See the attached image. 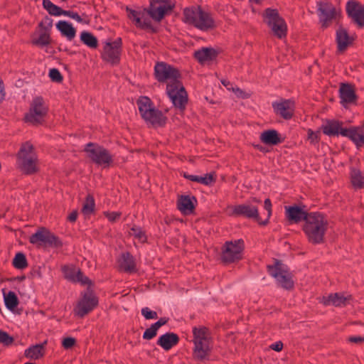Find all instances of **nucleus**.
Instances as JSON below:
<instances>
[{
  "label": "nucleus",
  "mask_w": 364,
  "mask_h": 364,
  "mask_svg": "<svg viewBox=\"0 0 364 364\" xmlns=\"http://www.w3.org/2000/svg\"><path fill=\"white\" fill-rule=\"evenodd\" d=\"M154 74L159 82H168L167 95L175 107L183 112L188 102V95L183 84L179 80V71L166 63L160 62L157 63L154 67Z\"/></svg>",
  "instance_id": "obj_1"
},
{
  "label": "nucleus",
  "mask_w": 364,
  "mask_h": 364,
  "mask_svg": "<svg viewBox=\"0 0 364 364\" xmlns=\"http://www.w3.org/2000/svg\"><path fill=\"white\" fill-rule=\"evenodd\" d=\"M328 222L319 213H310L303 225V230L308 241L313 245L323 244L328 230Z\"/></svg>",
  "instance_id": "obj_2"
},
{
  "label": "nucleus",
  "mask_w": 364,
  "mask_h": 364,
  "mask_svg": "<svg viewBox=\"0 0 364 364\" xmlns=\"http://www.w3.org/2000/svg\"><path fill=\"white\" fill-rule=\"evenodd\" d=\"M192 333L193 358L198 361L208 360L212 349L210 331L206 327L199 326L193 327Z\"/></svg>",
  "instance_id": "obj_3"
},
{
  "label": "nucleus",
  "mask_w": 364,
  "mask_h": 364,
  "mask_svg": "<svg viewBox=\"0 0 364 364\" xmlns=\"http://www.w3.org/2000/svg\"><path fill=\"white\" fill-rule=\"evenodd\" d=\"M264 207L267 211V219L264 221L260 220L257 208L251 204L230 205L227 208V212L230 216H244L247 218H253L259 224L265 225L268 223L269 218L272 215V203L269 198L265 199Z\"/></svg>",
  "instance_id": "obj_4"
},
{
  "label": "nucleus",
  "mask_w": 364,
  "mask_h": 364,
  "mask_svg": "<svg viewBox=\"0 0 364 364\" xmlns=\"http://www.w3.org/2000/svg\"><path fill=\"white\" fill-rule=\"evenodd\" d=\"M323 132L325 134L338 135L339 134L343 136L350 139L357 146L364 145V132L363 129L359 127H353L349 129L342 128L341 124L337 121H328L326 124L323 127Z\"/></svg>",
  "instance_id": "obj_5"
},
{
  "label": "nucleus",
  "mask_w": 364,
  "mask_h": 364,
  "mask_svg": "<svg viewBox=\"0 0 364 364\" xmlns=\"http://www.w3.org/2000/svg\"><path fill=\"white\" fill-rule=\"evenodd\" d=\"M183 21L195 27L207 31L215 26L214 21L211 16L203 11L200 6H191L186 8L183 12Z\"/></svg>",
  "instance_id": "obj_6"
},
{
  "label": "nucleus",
  "mask_w": 364,
  "mask_h": 364,
  "mask_svg": "<svg viewBox=\"0 0 364 364\" xmlns=\"http://www.w3.org/2000/svg\"><path fill=\"white\" fill-rule=\"evenodd\" d=\"M37 156L33 146L30 142L22 144L17 154V166L26 174H33L38 171Z\"/></svg>",
  "instance_id": "obj_7"
},
{
  "label": "nucleus",
  "mask_w": 364,
  "mask_h": 364,
  "mask_svg": "<svg viewBox=\"0 0 364 364\" xmlns=\"http://www.w3.org/2000/svg\"><path fill=\"white\" fill-rule=\"evenodd\" d=\"M136 104L141 117L153 126H163L166 118L162 112L155 109L151 100L147 97H140Z\"/></svg>",
  "instance_id": "obj_8"
},
{
  "label": "nucleus",
  "mask_w": 364,
  "mask_h": 364,
  "mask_svg": "<svg viewBox=\"0 0 364 364\" xmlns=\"http://www.w3.org/2000/svg\"><path fill=\"white\" fill-rule=\"evenodd\" d=\"M48 107L41 97H36L30 104L28 112L25 114L24 119L33 125H38L44 122L48 114Z\"/></svg>",
  "instance_id": "obj_9"
},
{
  "label": "nucleus",
  "mask_w": 364,
  "mask_h": 364,
  "mask_svg": "<svg viewBox=\"0 0 364 364\" xmlns=\"http://www.w3.org/2000/svg\"><path fill=\"white\" fill-rule=\"evenodd\" d=\"M267 268L269 274L276 279L279 287L287 290L293 289L294 283L292 274L285 264L276 260L274 265H269Z\"/></svg>",
  "instance_id": "obj_10"
},
{
  "label": "nucleus",
  "mask_w": 364,
  "mask_h": 364,
  "mask_svg": "<svg viewBox=\"0 0 364 364\" xmlns=\"http://www.w3.org/2000/svg\"><path fill=\"white\" fill-rule=\"evenodd\" d=\"M85 151L87 154L88 158L99 166L109 167L113 163L112 155L103 146L89 143L86 145Z\"/></svg>",
  "instance_id": "obj_11"
},
{
  "label": "nucleus",
  "mask_w": 364,
  "mask_h": 364,
  "mask_svg": "<svg viewBox=\"0 0 364 364\" xmlns=\"http://www.w3.org/2000/svg\"><path fill=\"white\" fill-rule=\"evenodd\" d=\"M263 18L274 36L279 38L286 36L287 25L277 10L267 9L263 14Z\"/></svg>",
  "instance_id": "obj_12"
},
{
  "label": "nucleus",
  "mask_w": 364,
  "mask_h": 364,
  "mask_svg": "<svg viewBox=\"0 0 364 364\" xmlns=\"http://www.w3.org/2000/svg\"><path fill=\"white\" fill-rule=\"evenodd\" d=\"M244 243L242 240L227 241L222 247L221 259L225 263L240 260L242 257Z\"/></svg>",
  "instance_id": "obj_13"
},
{
  "label": "nucleus",
  "mask_w": 364,
  "mask_h": 364,
  "mask_svg": "<svg viewBox=\"0 0 364 364\" xmlns=\"http://www.w3.org/2000/svg\"><path fill=\"white\" fill-rule=\"evenodd\" d=\"M317 11L319 21L323 28H328L333 20L340 16V11L329 1H320L317 2Z\"/></svg>",
  "instance_id": "obj_14"
},
{
  "label": "nucleus",
  "mask_w": 364,
  "mask_h": 364,
  "mask_svg": "<svg viewBox=\"0 0 364 364\" xmlns=\"http://www.w3.org/2000/svg\"><path fill=\"white\" fill-rule=\"evenodd\" d=\"M29 242L38 247L42 245L58 246L60 244L58 238L45 228H39L36 233L31 235Z\"/></svg>",
  "instance_id": "obj_15"
},
{
  "label": "nucleus",
  "mask_w": 364,
  "mask_h": 364,
  "mask_svg": "<svg viewBox=\"0 0 364 364\" xmlns=\"http://www.w3.org/2000/svg\"><path fill=\"white\" fill-rule=\"evenodd\" d=\"M121 52L122 39L119 38L112 43L107 42L105 43L102 58L111 64H117L120 60Z\"/></svg>",
  "instance_id": "obj_16"
},
{
  "label": "nucleus",
  "mask_w": 364,
  "mask_h": 364,
  "mask_svg": "<svg viewBox=\"0 0 364 364\" xmlns=\"http://www.w3.org/2000/svg\"><path fill=\"white\" fill-rule=\"evenodd\" d=\"M173 6L169 0H156L151 3L148 14L154 20L160 21Z\"/></svg>",
  "instance_id": "obj_17"
},
{
  "label": "nucleus",
  "mask_w": 364,
  "mask_h": 364,
  "mask_svg": "<svg viewBox=\"0 0 364 364\" xmlns=\"http://www.w3.org/2000/svg\"><path fill=\"white\" fill-rule=\"evenodd\" d=\"M98 303L97 297L90 291L85 292L82 299L78 302L75 311L80 317L91 311Z\"/></svg>",
  "instance_id": "obj_18"
},
{
  "label": "nucleus",
  "mask_w": 364,
  "mask_h": 364,
  "mask_svg": "<svg viewBox=\"0 0 364 364\" xmlns=\"http://www.w3.org/2000/svg\"><path fill=\"white\" fill-rule=\"evenodd\" d=\"M346 12L360 28L364 26V6L355 0L348 1Z\"/></svg>",
  "instance_id": "obj_19"
},
{
  "label": "nucleus",
  "mask_w": 364,
  "mask_h": 364,
  "mask_svg": "<svg viewBox=\"0 0 364 364\" xmlns=\"http://www.w3.org/2000/svg\"><path fill=\"white\" fill-rule=\"evenodd\" d=\"M272 107L276 114L284 119H291L294 112V102L290 100H280L272 103Z\"/></svg>",
  "instance_id": "obj_20"
},
{
  "label": "nucleus",
  "mask_w": 364,
  "mask_h": 364,
  "mask_svg": "<svg viewBox=\"0 0 364 364\" xmlns=\"http://www.w3.org/2000/svg\"><path fill=\"white\" fill-rule=\"evenodd\" d=\"M285 210L286 217L291 223H299L302 220L306 223L309 214L298 206H286Z\"/></svg>",
  "instance_id": "obj_21"
},
{
  "label": "nucleus",
  "mask_w": 364,
  "mask_h": 364,
  "mask_svg": "<svg viewBox=\"0 0 364 364\" xmlns=\"http://www.w3.org/2000/svg\"><path fill=\"white\" fill-rule=\"evenodd\" d=\"M118 266L120 270L126 272L132 273L136 271L135 260L129 252L122 254L118 259Z\"/></svg>",
  "instance_id": "obj_22"
},
{
  "label": "nucleus",
  "mask_w": 364,
  "mask_h": 364,
  "mask_svg": "<svg viewBox=\"0 0 364 364\" xmlns=\"http://www.w3.org/2000/svg\"><path fill=\"white\" fill-rule=\"evenodd\" d=\"M350 299V296H345L343 294L335 293L331 294L328 296H323L322 302L324 305L332 304L335 306H346Z\"/></svg>",
  "instance_id": "obj_23"
},
{
  "label": "nucleus",
  "mask_w": 364,
  "mask_h": 364,
  "mask_svg": "<svg viewBox=\"0 0 364 364\" xmlns=\"http://www.w3.org/2000/svg\"><path fill=\"white\" fill-rule=\"evenodd\" d=\"M339 93L342 104L352 103L356 100L354 88L350 84L341 83Z\"/></svg>",
  "instance_id": "obj_24"
},
{
  "label": "nucleus",
  "mask_w": 364,
  "mask_h": 364,
  "mask_svg": "<svg viewBox=\"0 0 364 364\" xmlns=\"http://www.w3.org/2000/svg\"><path fill=\"white\" fill-rule=\"evenodd\" d=\"M179 341L177 334L174 333H166L161 336L157 341V344L162 347L164 350H168L173 346H176Z\"/></svg>",
  "instance_id": "obj_25"
},
{
  "label": "nucleus",
  "mask_w": 364,
  "mask_h": 364,
  "mask_svg": "<svg viewBox=\"0 0 364 364\" xmlns=\"http://www.w3.org/2000/svg\"><path fill=\"white\" fill-rule=\"evenodd\" d=\"M336 42L338 50L342 52L353 42V38L345 28L341 27L336 31Z\"/></svg>",
  "instance_id": "obj_26"
},
{
  "label": "nucleus",
  "mask_w": 364,
  "mask_h": 364,
  "mask_svg": "<svg viewBox=\"0 0 364 364\" xmlns=\"http://www.w3.org/2000/svg\"><path fill=\"white\" fill-rule=\"evenodd\" d=\"M46 343L47 341H46L43 343L31 346L25 350V356L31 360H37L41 358L45 354V346Z\"/></svg>",
  "instance_id": "obj_27"
},
{
  "label": "nucleus",
  "mask_w": 364,
  "mask_h": 364,
  "mask_svg": "<svg viewBox=\"0 0 364 364\" xmlns=\"http://www.w3.org/2000/svg\"><path fill=\"white\" fill-rule=\"evenodd\" d=\"M56 28L69 41L73 40L75 37L76 29L70 23L65 21H60L57 23Z\"/></svg>",
  "instance_id": "obj_28"
},
{
  "label": "nucleus",
  "mask_w": 364,
  "mask_h": 364,
  "mask_svg": "<svg viewBox=\"0 0 364 364\" xmlns=\"http://www.w3.org/2000/svg\"><path fill=\"white\" fill-rule=\"evenodd\" d=\"M195 58L201 63L212 60L217 56L215 50L211 48H203L194 53Z\"/></svg>",
  "instance_id": "obj_29"
},
{
  "label": "nucleus",
  "mask_w": 364,
  "mask_h": 364,
  "mask_svg": "<svg viewBox=\"0 0 364 364\" xmlns=\"http://www.w3.org/2000/svg\"><path fill=\"white\" fill-rule=\"evenodd\" d=\"M194 197L191 198L188 196H182L178 201V208L185 214L191 213L194 209L193 200Z\"/></svg>",
  "instance_id": "obj_30"
},
{
  "label": "nucleus",
  "mask_w": 364,
  "mask_h": 364,
  "mask_svg": "<svg viewBox=\"0 0 364 364\" xmlns=\"http://www.w3.org/2000/svg\"><path fill=\"white\" fill-rule=\"evenodd\" d=\"M260 139L263 143L269 145L281 143L278 132L274 129L263 132L260 135Z\"/></svg>",
  "instance_id": "obj_31"
},
{
  "label": "nucleus",
  "mask_w": 364,
  "mask_h": 364,
  "mask_svg": "<svg viewBox=\"0 0 364 364\" xmlns=\"http://www.w3.org/2000/svg\"><path fill=\"white\" fill-rule=\"evenodd\" d=\"M127 10L128 11L129 18L134 21L137 27L141 28H147L151 26L150 23L148 22L146 19L142 21L143 15L140 12L129 9Z\"/></svg>",
  "instance_id": "obj_32"
},
{
  "label": "nucleus",
  "mask_w": 364,
  "mask_h": 364,
  "mask_svg": "<svg viewBox=\"0 0 364 364\" xmlns=\"http://www.w3.org/2000/svg\"><path fill=\"white\" fill-rule=\"evenodd\" d=\"M81 41L90 48H97L98 46L97 39L91 33L82 31L80 34Z\"/></svg>",
  "instance_id": "obj_33"
},
{
  "label": "nucleus",
  "mask_w": 364,
  "mask_h": 364,
  "mask_svg": "<svg viewBox=\"0 0 364 364\" xmlns=\"http://www.w3.org/2000/svg\"><path fill=\"white\" fill-rule=\"evenodd\" d=\"M43 6L52 16H60L64 11L53 4L50 0H43Z\"/></svg>",
  "instance_id": "obj_34"
},
{
  "label": "nucleus",
  "mask_w": 364,
  "mask_h": 364,
  "mask_svg": "<svg viewBox=\"0 0 364 364\" xmlns=\"http://www.w3.org/2000/svg\"><path fill=\"white\" fill-rule=\"evenodd\" d=\"M4 296L5 305L9 309H14L18 306V300L14 292L9 291L6 294L4 292Z\"/></svg>",
  "instance_id": "obj_35"
},
{
  "label": "nucleus",
  "mask_w": 364,
  "mask_h": 364,
  "mask_svg": "<svg viewBox=\"0 0 364 364\" xmlns=\"http://www.w3.org/2000/svg\"><path fill=\"white\" fill-rule=\"evenodd\" d=\"M351 182L354 187L361 188L364 184V176L357 169L351 170Z\"/></svg>",
  "instance_id": "obj_36"
},
{
  "label": "nucleus",
  "mask_w": 364,
  "mask_h": 364,
  "mask_svg": "<svg viewBox=\"0 0 364 364\" xmlns=\"http://www.w3.org/2000/svg\"><path fill=\"white\" fill-rule=\"evenodd\" d=\"M50 35L46 31H41L39 36L37 38H33L32 43L33 45L44 46L50 43Z\"/></svg>",
  "instance_id": "obj_37"
},
{
  "label": "nucleus",
  "mask_w": 364,
  "mask_h": 364,
  "mask_svg": "<svg viewBox=\"0 0 364 364\" xmlns=\"http://www.w3.org/2000/svg\"><path fill=\"white\" fill-rule=\"evenodd\" d=\"M12 263L14 267L18 269H23L28 266L26 256L21 252H18L15 255Z\"/></svg>",
  "instance_id": "obj_38"
},
{
  "label": "nucleus",
  "mask_w": 364,
  "mask_h": 364,
  "mask_svg": "<svg viewBox=\"0 0 364 364\" xmlns=\"http://www.w3.org/2000/svg\"><path fill=\"white\" fill-rule=\"evenodd\" d=\"M95 209V200L94 198L88 195L86 197V200L83 204L82 212L84 215H90L91 214Z\"/></svg>",
  "instance_id": "obj_39"
},
{
  "label": "nucleus",
  "mask_w": 364,
  "mask_h": 364,
  "mask_svg": "<svg viewBox=\"0 0 364 364\" xmlns=\"http://www.w3.org/2000/svg\"><path fill=\"white\" fill-rule=\"evenodd\" d=\"M129 235L134 237L138 239L139 242H144L146 240V237L145 235V232L144 230L137 226H134L131 228L129 232Z\"/></svg>",
  "instance_id": "obj_40"
},
{
  "label": "nucleus",
  "mask_w": 364,
  "mask_h": 364,
  "mask_svg": "<svg viewBox=\"0 0 364 364\" xmlns=\"http://www.w3.org/2000/svg\"><path fill=\"white\" fill-rule=\"evenodd\" d=\"M62 269L66 279L73 282L75 281L78 269L75 267L64 266Z\"/></svg>",
  "instance_id": "obj_41"
},
{
  "label": "nucleus",
  "mask_w": 364,
  "mask_h": 364,
  "mask_svg": "<svg viewBox=\"0 0 364 364\" xmlns=\"http://www.w3.org/2000/svg\"><path fill=\"white\" fill-rule=\"evenodd\" d=\"M215 181V175L214 173H207L204 176H198L197 182L203 185H210Z\"/></svg>",
  "instance_id": "obj_42"
},
{
  "label": "nucleus",
  "mask_w": 364,
  "mask_h": 364,
  "mask_svg": "<svg viewBox=\"0 0 364 364\" xmlns=\"http://www.w3.org/2000/svg\"><path fill=\"white\" fill-rule=\"evenodd\" d=\"M14 341V339L8 333L0 330V343L4 346H11Z\"/></svg>",
  "instance_id": "obj_43"
},
{
  "label": "nucleus",
  "mask_w": 364,
  "mask_h": 364,
  "mask_svg": "<svg viewBox=\"0 0 364 364\" xmlns=\"http://www.w3.org/2000/svg\"><path fill=\"white\" fill-rule=\"evenodd\" d=\"M158 328H156L154 324H152L150 328H147L144 334H143V338L146 340H150L156 336Z\"/></svg>",
  "instance_id": "obj_44"
},
{
  "label": "nucleus",
  "mask_w": 364,
  "mask_h": 364,
  "mask_svg": "<svg viewBox=\"0 0 364 364\" xmlns=\"http://www.w3.org/2000/svg\"><path fill=\"white\" fill-rule=\"evenodd\" d=\"M49 77L51 80L56 82H60L63 80V76L60 71L56 68H52L49 71Z\"/></svg>",
  "instance_id": "obj_45"
},
{
  "label": "nucleus",
  "mask_w": 364,
  "mask_h": 364,
  "mask_svg": "<svg viewBox=\"0 0 364 364\" xmlns=\"http://www.w3.org/2000/svg\"><path fill=\"white\" fill-rule=\"evenodd\" d=\"M141 314L146 319H156L158 314L156 311H151L149 308L145 307L141 309Z\"/></svg>",
  "instance_id": "obj_46"
},
{
  "label": "nucleus",
  "mask_w": 364,
  "mask_h": 364,
  "mask_svg": "<svg viewBox=\"0 0 364 364\" xmlns=\"http://www.w3.org/2000/svg\"><path fill=\"white\" fill-rule=\"evenodd\" d=\"M105 217L110 221V222H115L118 220L122 215L121 212H105L104 213Z\"/></svg>",
  "instance_id": "obj_47"
},
{
  "label": "nucleus",
  "mask_w": 364,
  "mask_h": 364,
  "mask_svg": "<svg viewBox=\"0 0 364 364\" xmlns=\"http://www.w3.org/2000/svg\"><path fill=\"white\" fill-rule=\"evenodd\" d=\"M76 279L75 282H78L82 283V284H87L90 283V279L83 275L80 270H77V274H76Z\"/></svg>",
  "instance_id": "obj_48"
},
{
  "label": "nucleus",
  "mask_w": 364,
  "mask_h": 364,
  "mask_svg": "<svg viewBox=\"0 0 364 364\" xmlns=\"http://www.w3.org/2000/svg\"><path fill=\"white\" fill-rule=\"evenodd\" d=\"M62 15L69 16L80 23L82 21V18L77 14V13L73 11L64 10Z\"/></svg>",
  "instance_id": "obj_49"
},
{
  "label": "nucleus",
  "mask_w": 364,
  "mask_h": 364,
  "mask_svg": "<svg viewBox=\"0 0 364 364\" xmlns=\"http://www.w3.org/2000/svg\"><path fill=\"white\" fill-rule=\"evenodd\" d=\"M75 343V339L71 337H68L63 339V346L66 348H72Z\"/></svg>",
  "instance_id": "obj_50"
},
{
  "label": "nucleus",
  "mask_w": 364,
  "mask_h": 364,
  "mask_svg": "<svg viewBox=\"0 0 364 364\" xmlns=\"http://www.w3.org/2000/svg\"><path fill=\"white\" fill-rule=\"evenodd\" d=\"M270 348L275 351L279 352L283 348V343L282 341H277V342L272 344L270 346Z\"/></svg>",
  "instance_id": "obj_51"
},
{
  "label": "nucleus",
  "mask_w": 364,
  "mask_h": 364,
  "mask_svg": "<svg viewBox=\"0 0 364 364\" xmlns=\"http://www.w3.org/2000/svg\"><path fill=\"white\" fill-rule=\"evenodd\" d=\"M168 322V318H161L157 322L154 323V326L159 328L162 326L165 325Z\"/></svg>",
  "instance_id": "obj_52"
},
{
  "label": "nucleus",
  "mask_w": 364,
  "mask_h": 364,
  "mask_svg": "<svg viewBox=\"0 0 364 364\" xmlns=\"http://www.w3.org/2000/svg\"><path fill=\"white\" fill-rule=\"evenodd\" d=\"M348 341L351 343H358L364 341V337L361 336H353L348 338Z\"/></svg>",
  "instance_id": "obj_53"
},
{
  "label": "nucleus",
  "mask_w": 364,
  "mask_h": 364,
  "mask_svg": "<svg viewBox=\"0 0 364 364\" xmlns=\"http://www.w3.org/2000/svg\"><path fill=\"white\" fill-rule=\"evenodd\" d=\"M77 210H73L68 217V220L71 222V223H74L77 220Z\"/></svg>",
  "instance_id": "obj_54"
},
{
  "label": "nucleus",
  "mask_w": 364,
  "mask_h": 364,
  "mask_svg": "<svg viewBox=\"0 0 364 364\" xmlns=\"http://www.w3.org/2000/svg\"><path fill=\"white\" fill-rule=\"evenodd\" d=\"M308 134H309V139H311L312 141L317 140V139H318L317 133H315L313 131L309 129L308 132Z\"/></svg>",
  "instance_id": "obj_55"
},
{
  "label": "nucleus",
  "mask_w": 364,
  "mask_h": 364,
  "mask_svg": "<svg viewBox=\"0 0 364 364\" xmlns=\"http://www.w3.org/2000/svg\"><path fill=\"white\" fill-rule=\"evenodd\" d=\"M198 176L184 174V177L191 180V181L197 182Z\"/></svg>",
  "instance_id": "obj_56"
},
{
  "label": "nucleus",
  "mask_w": 364,
  "mask_h": 364,
  "mask_svg": "<svg viewBox=\"0 0 364 364\" xmlns=\"http://www.w3.org/2000/svg\"><path fill=\"white\" fill-rule=\"evenodd\" d=\"M4 97V86L3 82L0 81V100H1Z\"/></svg>",
  "instance_id": "obj_57"
},
{
  "label": "nucleus",
  "mask_w": 364,
  "mask_h": 364,
  "mask_svg": "<svg viewBox=\"0 0 364 364\" xmlns=\"http://www.w3.org/2000/svg\"><path fill=\"white\" fill-rule=\"evenodd\" d=\"M233 92L237 95L242 97V95L243 94V91L240 90V88L233 89Z\"/></svg>",
  "instance_id": "obj_58"
},
{
  "label": "nucleus",
  "mask_w": 364,
  "mask_h": 364,
  "mask_svg": "<svg viewBox=\"0 0 364 364\" xmlns=\"http://www.w3.org/2000/svg\"><path fill=\"white\" fill-rule=\"evenodd\" d=\"M252 201L255 202V203H261V200L257 199V198H252Z\"/></svg>",
  "instance_id": "obj_59"
},
{
  "label": "nucleus",
  "mask_w": 364,
  "mask_h": 364,
  "mask_svg": "<svg viewBox=\"0 0 364 364\" xmlns=\"http://www.w3.org/2000/svg\"><path fill=\"white\" fill-rule=\"evenodd\" d=\"M222 83L225 85V86H228V85L229 84V82H226L225 80H223L222 81Z\"/></svg>",
  "instance_id": "obj_60"
}]
</instances>
